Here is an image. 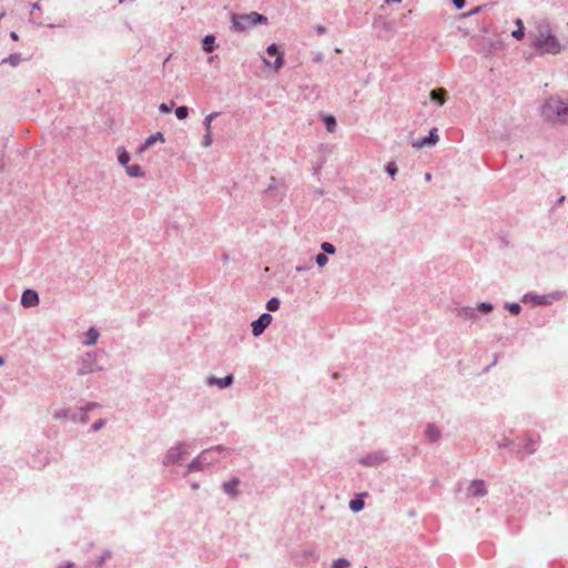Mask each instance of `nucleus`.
Here are the masks:
<instances>
[{
	"label": "nucleus",
	"instance_id": "58836bf2",
	"mask_svg": "<svg viewBox=\"0 0 568 568\" xmlns=\"http://www.w3.org/2000/svg\"><path fill=\"white\" fill-rule=\"evenodd\" d=\"M4 363V359L2 356H0V365H2Z\"/></svg>",
	"mask_w": 568,
	"mask_h": 568
},
{
	"label": "nucleus",
	"instance_id": "39448f33",
	"mask_svg": "<svg viewBox=\"0 0 568 568\" xmlns=\"http://www.w3.org/2000/svg\"><path fill=\"white\" fill-rule=\"evenodd\" d=\"M266 52L271 57H276L274 69L275 71H278L284 64V53L278 50V47L275 43L268 45Z\"/></svg>",
	"mask_w": 568,
	"mask_h": 568
},
{
	"label": "nucleus",
	"instance_id": "a878e982",
	"mask_svg": "<svg viewBox=\"0 0 568 568\" xmlns=\"http://www.w3.org/2000/svg\"><path fill=\"white\" fill-rule=\"evenodd\" d=\"M216 115H217V113L213 112V113L209 114V115L205 118L204 125H205V130H206V132H207V131H212L211 123H212L213 119H214Z\"/></svg>",
	"mask_w": 568,
	"mask_h": 568
},
{
	"label": "nucleus",
	"instance_id": "2eb2a0df",
	"mask_svg": "<svg viewBox=\"0 0 568 568\" xmlns=\"http://www.w3.org/2000/svg\"><path fill=\"white\" fill-rule=\"evenodd\" d=\"M516 26H517V28H516V30H514L511 32V36L514 38H516L517 40H521L524 38V34H525V32H524V23H523V21L520 19H517L516 20Z\"/></svg>",
	"mask_w": 568,
	"mask_h": 568
},
{
	"label": "nucleus",
	"instance_id": "bb28decb",
	"mask_svg": "<svg viewBox=\"0 0 568 568\" xmlns=\"http://www.w3.org/2000/svg\"><path fill=\"white\" fill-rule=\"evenodd\" d=\"M327 262H328V258L325 254L320 253L316 255V263L320 267L325 266L327 264Z\"/></svg>",
	"mask_w": 568,
	"mask_h": 568
},
{
	"label": "nucleus",
	"instance_id": "412c9836",
	"mask_svg": "<svg viewBox=\"0 0 568 568\" xmlns=\"http://www.w3.org/2000/svg\"><path fill=\"white\" fill-rule=\"evenodd\" d=\"M280 300L276 298V297H273L271 298L267 304H266V308L270 311V312H275L278 310L280 307Z\"/></svg>",
	"mask_w": 568,
	"mask_h": 568
},
{
	"label": "nucleus",
	"instance_id": "ddd939ff",
	"mask_svg": "<svg viewBox=\"0 0 568 568\" xmlns=\"http://www.w3.org/2000/svg\"><path fill=\"white\" fill-rule=\"evenodd\" d=\"M126 173L133 178H141L144 175L143 170L139 164L126 165Z\"/></svg>",
	"mask_w": 568,
	"mask_h": 568
},
{
	"label": "nucleus",
	"instance_id": "e433bc0d",
	"mask_svg": "<svg viewBox=\"0 0 568 568\" xmlns=\"http://www.w3.org/2000/svg\"><path fill=\"white\" fill-rule=\"evenodd\" d=\"M436 131H437L436 129H433V130L429 132V136H427V139H435V136H438V135L436 134Z\"/></svg>",
	"mask_w": 568,
	"mask_h": 568
},
{
	"label": "nucleus",
	"instance_id": "7ed1b4c3",
	"mask_svg": "<svg viewBox=\"0 0 568 568\" xmlns=\"http://www.w3.org/2000/svg\"><path fill=\"white\" fill-rule=\"evenodd\" d=\"M266 21L267 18L257 12L233 14L232 17L233 29L239 32L245 31L247 28L257 23H265Z\"/></svg>",
	"mask_w": 568,
	"mask_h": 568
},
{
	"label": "nucleus",
	"instance_id": "ea45409f",
	"mask_svg": "<svg viewBox=\"0 0 568 568\" xmlns=\"http://www.w3.org/2000/svg\"><path fill=\"white\" fill-rule=\"evenodd\" d=\"M425 178H426L427 181L430 180V174L427 173Z\"/></svg>",
	"mask_w": 568,
	"mask_h": 568
},
{
	"label": "nucleus",
	"instance_id": "f3484780",
	"mask_svg": "<svg viewBox=\"0 0 568 568\" xmlns=\"http://www.w3.org/2000/svg\"><path fill=\"white\" fill-rule=\"evenodd\" d=\"M426 436L430 442H435L439 438L440 433L435 426L429 425L426 428Z\"/></svg>",
	"mask_w": 568,
	"mask_h": 568
},
{
	"label": "nucleus",
	"instance_id": "aec40b11",
	"mask_svg": "<svg viewBox=\"0 0 568 568\" xmlns=\"http://www.w3.org/2000/svg\"><path fill=\"white\" fill-rule=\"evenodd\" d=\"M349 507H351V509H352L354 513H357V511H359V510H362V509H363V507H364V501H363L362 499H358V498H357V499H353V500H351V503H349Z\"/></svg>",
	"mask_w": 568,
	"mask_h": 568
},
{
	"label": "nucleus",
	"instance_id": "20e7f679",
	"mask_svg": "<svg viewBox=\"0 0 568 568\" xmlns=\"http://www.w3.org/2000/svg\"><path fill=\"white\" fill-rule=\"evenodd\" d=\"M272 315L264 313L252 323V333L254 336H260L264 329L272 323Z\"/></svg>",
	"mask_w": 568,
	"mask_h": 568
},
{
	"label": "nucleus",
	"instance_id": "473e14b6",
	"mask_svg": "<svg viewBox=\"0 0 568 568\" xmlns=\"http://www.w3.org/2000/svg\"><path fill=\"white\" fill-rule=\"evenodd\" d=\"M508 308H509V312H510L511 314H515V315H516V314H518V313L520 312V306H519V304H510Z\"/></svg>",
	"mask_w": 568,
	"mask_h": 568
},
{
	"label": "nucleus",
	"instance_id": "cd10ccee",
	"mask_svg": "<svg viewBox=\"0 0 568 568\" xmlns=\"http://www.w3.org/2000/svg\"><path fill=\"white\" fill-rule=\"evenodd\" d=\"M386 171L394 179L397 172V166L394 162H389L386 166Z\"/></svg>",
	"mask_w": 568,
	"mask_h": 568
},
{
	"label": "nucleus",
	"instance_id": "f03ea898",
	"mask_svg": "<svg viewBox=\"0 0 568 568\" xmlns=\"http://www.w3.org/2000/svg\"><path fill=\"white\" fill-rule=\"evenodd\" d=\"M544 116L555 123L568 122V103L559 98H549L541 106Z\"/></svg>",
	"mask_w": 568,
	"mask_h": 568
},
{
	"label": "nucleus",
	"instance_id": "7c9ffc66",
	"mask_svg": "<svg viewBox=\"0 0 568 568\" xmlns=\"http://www.w3.org/2000/svg\"><path fill=\"white\" fill-rule=\"evenodd\" d=\"M349 562L346 559H338L334 562L333 568H347Z\"/></svg>",
	"mask_w": 568,
	"mask_h": 568
},
{
	"label": "nucleus",
	"instance_id": "393cba45",
	"mask_svg": "<svg viewBox=\"0 0 568 568\" xmlns=\"http://www.w3.org/2000/svg\"><path fill=\"white\" fill-rule=\"evenodd\" d=\"M119 162L122 164V165H128L129 161H130V155L129 153L125 151V150H122L120 153H119Z\"/></svg>",
	"mask_w": 568,
	"mask_h": 568
},
{
	"label": "nucleus",
	"instance_id": "b1692460",
	"mask_svg": "<svg viewBox=\"0 0 568 568\" xmlns=\"http://www.w3.org/2000/svg\"><path fill=\"white\" fill-rule=\"evenodd\" d=\"M175 114H176V118L180 119V120H183L185 118H187L189 115V109L184 105L182 106H179L176 110H175Z\"/></svg>",
	"mask_w": 568,
	"mask_h": 568
},
{
	"label": "nucleus",
	"instance_id": "423d86ee",
	"mask_svg": "<svg viewBox=\"0 0 568 568\" xmlns=\"http://www.w3.org/2000/svg\"><path fill=\"white\" fill-rule=\"evenodd\" d=\"M38 303H39V296L36 291L27 290L23 292L22 297H21V304L24 307L36 306V305H38Z\"/></svg>",
	"mask_w": 568,
	"mask_h": 568
},
{
	"label": "nucleus",
	"instance_id": "c85d7f7f",
	"mask_svg": "<svg viewBox=\"0 0 568 568\" xmlns=\"http://www.w3.org/2000/svg\"><path fill=\"white\" fill-rule=\"evenodd\" d=\"M322 250L325 252V253H328V254H334L335 253V247L333 244L328 243V242H324L322 244Z\"/></svg>",
	"mask_w": 568,
	"mask_h": 568
},
{
	"label": "nucleus",
	"instance_id": "a19ab883",
	"mask_svg": "<svg viewBox=\"0 0 568 568\" xmlns=\"http://www.w3.org/2000/svg\"><path fill=\"white\" fill-rule=\"evenodd\" d=\"M564 200H565V196H561L558 201H559V203H561V202H564Z\"/></svg>",
	"mask_w": 568,
	"mask_h": 568
},
{
	"label": "nucleus",
	"instance_id": "1a4fd4ad",
	"mask_svg": "<svg viewBox=\"0 0 568 568\" xmlns=\"http://www.w3.org/2000/svg\"><path fill=\"white\" fill-rule=\"evenodd\" d=\"M447 91L443 88L430 91V99L437 101L439 105H443L446 101Z\"/></svg>",
	"mask_w": 568,
	"mask_h": 568
},
{
	"label": "nucleus",
	"instance_id": "72a5a7b5",
	"mask_svg": "<svg viewBox=\"0 0 568 568\" xmlns=\"http://www.w3.org/2000/svg\"><path fill=\"white\" fill-rule=\"evenodd\" d=\"M159 110L162 113H169L171 111V108L168 104L162 103V104H160Z\"/></svg>",
	"mask_w": 568,
	"mask_h": 568
},
{
	"label": "nucleus",
	"instance_id": "f704fd0d",
	"mask_svg": "<svg viewBox=\"0 0 568 568\" xmlns=\"http://www.w3.org/2000/svg\"><path fill=\"white\" fill-rule=\"evenodd\" d=\"M453 2L457 9H462L465 6V0H453Z\"/></svg>",
	"mask_w": 568,
	"mask_h": 568
},
{
	"label": "nucleus",
	"instance_id": "c9c22d12",
	"mask_svg": "<svg viewBox=\"0 0 568 568\" xmlns=\"http://www.w3.org/2000/svg\"><path fill=\"white\" fill-rule=\"evenodd\" d=\"M102 426H103V422H102V420H100V422H98V423L93 424L92 428H93V430H98V429H100Z\"/></svg>",
	"mask_w": 568,
	"mask_h": 568
},
{
	"label": "nucleus",
	"instance_id": "2f4dec72",
	"mask_svg": "<svg viewBox=\"0 0 568 568\" xmlns=\"http://www.w3.org/2000/svg\"><path fill=\"white\" fill-rule=\"evenodd\" d=\"M479 310L485 312V313H488V312H490L493 310V305L489 304V303H481L479 305Z\"/></svg>",
	"mask_w": 568,
	"mask_h": 568
},
{
	"label": "nucleus",
	"instance_id": "4be33fe9",
	"mask_svg": "<svg viewBox=\"0 0 568 568\" xmlns=\"http://www.w3.org/2000/svg\"><path fill=\"white\" fill-rule=\"evenodd\" d=\"M180 447L179 448H175V449H172L170 452V454L168 455L166 457V462L168 463H175L179 458H180Z\"/></svg>",
	"mask_w": 568,
	"mask_h": 568
},
{
	"label": "nucleus",
	"instance_id": "9b49d317",
	"mask_svg": "<svg viewBox=\"0 0 568 568\" xmlns=\"http://www.w3.org/2000/svg\"><path fill=\"white\" fill-rule=\"evenodd\" d=\"M240 480L237 478H233L230 481L223 485L224 491L230 495H236V487L239 486Z\"/></svg>",
	"mask_w": 568,
	"mask_h": 568
},
{
	"label": "nucleus",
	"instance_id": "6ab92c4d",
	"mask_svg": "<svg viewBox=\"0 0 568 568\" xmlns=\"http://www.w3.org/2000/svg\"><path fill=\"white\" fill-rule=\"evenodd\" d=\"M324 123L328 132H334L336 129V120L333 115H325Z\"/></svg>",
	"mask_w": 568,
	"mask_h": 568
},
{
	"label": "nucleus",
	"instance_id": "dca6fc26",
	"mask_svg": "<svg viewBox=\"0 0 568 568\" xmlns=\"http://www.w3.org/2000/svg\"><path fill=\"white\" fill-rule=\"evenodd\" d=\"M87 342L85 344L87 345H94L99 338V332L95 329V328H90L88 332H87Z\"/></svg>",
	"mask_w": 568,
	"mask_h": 568
},
{
	"label": "nucleus",
	"instance_id": "79ce46f5",
	"mask_svg": "<svg viewBox=\"0 0 568 568\" xmlns=\"http://www.w3.org/2000/svg\"><path fill=\"white\" fill-rule=\"evenodd\" d=\"M63 568H72V566H71V565H67V566H65V567H63Z\"/></svg>",
	"mask_w": 568,
	"mask_h": 568
},
{
	"label": "nucleus",
	"instance_id": "4468645a",
	"mask_svg": "<svg viewBox=\"0 0 568 568\" xmlns=\"http://www.w3.org/2000/svg\"><path fill=\"white\" fill-rule=\"evenodd\" d=\"M518 452L525 453V454H531L535 452V443L530 437L525 438V445L520 446Z\"/></svg>",
	"mask_w": 568,
	"mask_h": 568
},
{
	"label": "nucleus",
	"instance_id": "4c0bfd02",
	"mask_svg": "<svg viewBox=\"0 0 568 568\" xmlns=\"http://www.w3.org/2000/svg\"><path fill=\"white\" fill-rule=\"evenodd\" d=\"M11 39H13L14 41H17L19 39L17 32L12 31L11 34H10Z\"/></svg>",
	"mask_w": 568,
	"mask_h": 568
},
{
	"label": "nucleus",
	"instance_id": "0eeeda50",
	"mask_svg": "<svg viewBox=\"0 0 568 568\" xmlns=\"http://www.w3.org/2000/svg\"><path fill=\"white\" fill-rule=\"evenodd\" d=\"M467 490L470 496H484L487 491L483 480L473 481Z\"/></svg>",
	"mask_w": 568,
	"mask_h": 568
},
{
	"label": "nucleus",
	"instance_id": "6e6552de",
	"mask_svg": "<svg viewBox=\"0 0 568 568\" xmlns=\"http://www.w3.org/2000/svg\"><path fill=\"white\" fill-rule=\"evenodd\" d=\"M232 382H233V376L232 375H227L224 378L210 377L207 379L209 385H216L220 388H224V387L230 386L232 384Z\"/></svg>",
	"mask_w": 568,
	"mask_h": 568
},
{
	"label": "nucleus",
	"instance_id": "f8f14e48",
	"mask_svg": "<svg viewBox=\"0 0 568 568\" xmlns=\"http://www.w3.org/2000/svg\"><path fill=\"white\" fill-rule=\"evenodd\" d=\"M437 141H438V136H435V139H427V138L419 139V140H416L413 142V148L422 149L426 145L435 144Z\"/></svg>",
	"mask_w": 568,
	"mask_h": 568
},
{
	"label": "nucleus",
	"instance_id": "9d476101",
	"mask_svg": "<svg viewBox=\"0 0 568 568\" xmlns=\"http://www.w3.org/2000/svg\"><path fill=\"white\" fill-rule=\"evenodd\" d=\"M156 141H161V142H164V136L162 133L158 132L151 136H149L144 144L142 145L141 150L144 151L146 150L148 148H150L151 145H153Z\"/></svg>",
	"mask_w": 568,
	"mask_h": 568
},
{
	"label": "nucleus",
	"instance_id": "5701e85b",
	"mask_svg": "<svg viewBox=\"0 0 568 568\" xmlns=\"http://www.w3.org/2000/svg\"><path fill=\"white\" fill-rule=\"evenodd\" d=\"M21 58L19 54H11L7 59L3 60L4 63H9L12 67H16L20 63Z\"/></svg>",
	"mask_w": 568,
	"mask_h": 568
},
{
	"label": "nucleus",
	"instance_id": "c756f323",
	"mask_svg": "<svg viewBox=\"0 0 568 568\" xmlns=\"http://www.w3.org/2000/svg\"><path fill=\"white\" fill-rule=\"evenodd\" d=\"M203 146L207 148L212 144V131H207L203 138Z\"/></svg>",
	"mask_w": 568,
	"mask_h": 568
},
{
	"label": "nucleus",
	"instance_id": "a211bd4d",
	"mask_svg": "<svg viewBox=\"0 0 568 568\" xmlns=\"http://www.w3.org/2000/svg\"><path fill=\"white\" fill-rule=\"evenodd\" d=\"M215 38L213 36H206L203 40V50L205 52H212L214 49Z\"/></svg>",
	"mask_w": 568,
	"mask_h": 568
},
{
	"label": "nucleus",
	"instance_id": "f257e3e1",
	"mask_svg": "<svg viewBox=\"0 0 568 568\" xmlns=\"http://www.w3.org/2000/svg\"><path fill=\"white\" fill-rule=\"evenodd\" d=\"M532 45L541 54H558L562 47L548 24L540 23L532 36Z\"/></svg>",
	"mask_w": 568,
	"mask_h": 568
}]
</instances>
